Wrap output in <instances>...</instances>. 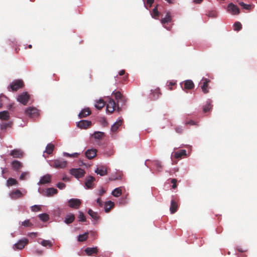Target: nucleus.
<instances>
[{
	"mask_svg": "<svg viewBox=\"0 0 257 257\" xmlns=\"http://www.w3.org/2000/svg\"><path fill=\"white\" fill-rule=\"evenodd\" d=\"M28 243L29 240L26 238H23L14 245L13 249L15 250L17 249L21 250L23 249Z\"/></svg>",
	"mask_w": 257,
	"mask_h": 257,
	"instance_id": "obj_7",
	"label": "nucleus"
},
{
	"mask_svg": "<svg viewBox=\"0 0 257 257\" xmlns=\"http://www.w3.org/2000/svg\"><path fill=\"white\" fill-rule=\"evenodd\" d=\"M12 125V122H3L1 124V129L2 130H5L8 127H11Z\"/></svg>",
	"mask_w": 257,
	"mask_h": 257,
	"instance_id": "obj_35",
	"label": "nucleus"
},
{
	"mask_svg": "<svg viewBox=\"0 0 257 257\" xmlns=\"http://www.w3.org/2000/svg\"><path fill=\"white\" fill-rule=\"evenodd\" d=\"M31 208L33 211H38L40 209V207L37 205H34L31 207Z\"/></svg>",
	"mask_w": 257,
	"mask_h": 257,
	"instance_id": "obj_54",
	"label": "nucleus"
},
{
	"mask_svg": "<svg viewBox=\"0 0 257 257\" xmlns=\"http://www.w3.org/2000/svg\"><path fill=\"white\" fill-rule=\"evenodd\" d=\"M75 219V216L74 214L67 215L65 219L64 222L67 224L72 223Z\"/></svg>",
	"mask_w": 257,
	"mask_h": 257,
	"instance_id": "obj_31",
	"label": "nucleus"
},
{
	"mask_svg": "<svg viewBox=\"0 0 257 257\" xmlns=\"http://www.w3.org/2000/svg\"><path fill=\"white\" fill-rule=\"evenodd\" d=\"M85 251L88 255H91L93 254H96L98 252V249L96 247H87L85 249Z\"/></svg>",
	"mask_w": 257,
	"mask_h": 257,
	"instance_id": "obj_26",
	"label": "nucleus"
},
{
	"mask_svg": "<svg viewBox=\"0 0 257 257\" xmlns=\"http://www.w3.org/2000/svg\"><path fill=\"white\" fill-rule=\"evenodd\" d=\"M175 131L177 133L179 134H181L183 132V129L182 128V126H177L175 128Z\"/></svg>",
	"mask_w": 257,
	"mask_h": 257,
	"instance_id": "obj_52",
	"label": "nucleus"
},
{
	"mask_svg": "<svg viewBox=\"0 0 257 257\" xmlns=\"http://www.w3.org/2000/svg\"><path fill=\"white\" fill-rule=\"evenodd\" d=\"M122 124V120L119 119L118 121H117L115 123L113 124V125L111 126V131L112 132H116L118 127L121 126Z\"/></svg>",
	"mask_w": 257,
	"mask_h": 257,
	"instance_id": "obj_27",
	"label": "nucleus"
},
{
	"mask_svg": "<svg viewBox=\"0 0 257 257\" xmlns=\"http://www.w3.org/2000/svg\"><path fill=\"white\" fill-rule=\"evenodd\" d=\"M176 83L175 82H170L169 84V89L171 90H173L172 86L175 85Z\"/></svg>",
	"mask_w": 257,
	"mask_h": 257,
	"instance_id": "obj_57",
	"label": "nucleus"
},
{
	"mask_svg": "<svg viewBox=\"0 0 257 257\" xmlns=\"http://www.w3.org/2000/svg\"><path fill=\"white\" fill-rule=\"evenodd\" d=\"M22 225L24 227H31L33 226V224L30 222L29 220H26L22 222Z\"/></svg>",
	"mask_w": 257,
	"mask_h": 257,
	"instance_id": "obj_46",
	"label": "nucleus"
},
{
	"mask_svg": "<svg viewBox=\"0 0 257 257\" xmlns=\"http://www.w3.org/2000/svg\"><path fill=\"white\" fill-rule=\"evenodd\" d=\"M172 21V17L170 12H167L165 17L162 19L161 23L162 24L165 25L166 23H170Z\"/></svg>",
	"mask_w": 257,
	"mask_h": 257,
	"instance_id": "obj_25",
	"label": "nucleus"
},
{
	"mask_svg": "<svg viewBox=\"0 0 257 257\" xmlns=\"http://www.w3.org/2000/svg\"><path fill=\"white\" fill-rule=\"evenodd\" d=\"M233 27H234V30L235 31H237L240 30L242 28V25H241V23L239 22H236L234 24Z\"/></svg>",
	"mask_w": 257,
	"mask_h": 257,
	"instance_id": "obj_43",
	"label": "nucleus"
},
{
	"mask_svg": "<svg viewBox=\"0 0 257 257\" xmlns=\"http://www.w3.org/2000/svg\"><path fill=\"white\" fill-rule=\"evenodd\" d=\"M95 180V178L91 176H89L86 178L85 184L87 188L91 189L93 187L94 182Z\"/></svg>",
	"mask_w": 257,
	"mask_h": 257,
	"instance_id": "obj_14",
	"label": "nucleus"
},
{
	"mask_svg": "<svg viewBox=\"0 0 257 257\" xmlns=\"http://www.w3.org/2000/svg\"><path fill=\"white\" fill-rule=\"evenodd\" d=\"M120 179H121V176L120 175H119L118 177H117L116 178H112L111 179L112 180H120Z\"/></svg>",
	"mask_w": 257,
	"mask_h": 257,
	"instance_id": "obj_61",
	"label": "nucleus"
},
{
	"mask_svg": "<svg viewBox=\"0 0 257 257\" xmlns=\"http://www.w3.org/2000/svg\"><path fill=\"white\" fill-rule=\"evenodd\" d=\"M97 150L95 149L88 150L85 152V156L88 159H92L96 155Z\"/></svg>",
	"mask_w": 257,
	"mask_h": 257,
	"instance_id": "obj_19",
	"label": "nucleus"
},
{
	"mask_svg": "<svg viewBox=\"0 0 257 257\" xmlns=\"http://www.w3.org/2000/svg\"><path fill=\"white\" fill-rule=\"evenodd\" d=\"M57 186L58 188L62 189L65 187L66 185L63 183L59 182L57 184Z\"/></svg>",
	"mask_w": 257,
	"mask_h": 257,
	"instance_id": "obj_51",
	"label": "nucleus"
},
{
	"mask_svg": "<svg viewBox=\"0 0 257 257\" xmlns=\"http://www.w3.org/2000/svg\"><path fill=\"white\" fill-rule=\"evenodd\" d=\"M63 156L65 157H66L77 158L79 156V154L77 153H74L73 154H69L66 152H64Z\"/></svg>",
	"mask_w": 257,
	"mask_h": 257,
	"instance_id": "obj_41",
	"label": "nucleus"
},
{
	"mask_svg": "<svg viewBox=\"0 0 257 257\" xmlns=\"http://www.w3.org/2000/svg\"><path fill=\"white\" fill-rule=\"evenodd\" d=\"M10 118V114L8 111L5 110L0 112V119L8 120Z\"/></svg>",
	"mask_w": 257,
	"mask_h": 257,
	"instance_id": "obj_28",
	"label": "nucleus"
},
{
	"mask_svg": "<svg viewBox=\"0 0 257 257\" xmlns=\"http://www.w3.org/2000/svg\"><path fill=\"white\" fill-rule=\"evenodd\" d=\"M23 194H10V197L12 199H16L22 196Z\"/></svg>",
	"mask_w": 257,
	"mask_h": 257,
	"instance_id": "obj_50",
	"label": "nucleus"
},
{
	"mask_svg": "<svg viewBox=\"0 0 257 257\" xmlns=\"http://www.w3.org/2000/svg\"><path fill=\"white\" fill-rule=\"evenodd\" d=\"M186 156L187 154L186 151L185 150H180L173 153L174 157L177 159H181L184 157H186Z\"/></svg>",
	"mask_w": 257,
	"mask_h": 257,
	"instance_id": "obj_18",
	"label": "nucleus"
},
{
	"mask_svg": "<svg viewBox=\"0 0 257 257\" xmlns=\"http://www.w3.org/2000/svg\"><path fill=\"white\" fill-rule=\"evenodd\" d=\"M125 74V70H121L119 72V75L120 76H122Z\"/></svg>",
	"mask_w": 257,
	"mask_h": 257,
	"instance_id": "obj_60",
	"label": "nucleus"
},
{
	"mask_svg": "<svg viewBox=\"0 0 257 257\" xmlns=\"http://www.w3.org/2000/svg\"><path fill=\"white\" fill-rule=\"evenodd\" d=\"M152 17L155 19L159 16V12L158 11V9L157 7L155 8L153 10V12L152 14Z\"/></svg>",
	"mask_w": 257,
	"mask_h": 257,
	"instance_id": "obj_45",
	"label": "nucleus"
},
{
	"mask_svg": "<svg viewBox=\"0 0 257 257\" xmlns=\"http://www.w3.org/2000/svg\"><path fill=\"white\" fill-rule=\"evenodd\" d=\"M68 203L69 207L78 209L81 204V201L79 199H71L68 201Z\"/></svg>",
	"mask_w": 257,
	"mask_h": 257,
	"instance_id": "obj_12",
	"label": "nucleus"
},
{
	"mask_svg": "<svg viewBox=\"0 0 257 257\" xmlns=\"http://www.w3.org/2000/svg\"><path fill=\"white\" fill-rule=\"evenodd\" d=\"M29 173L28 172H23L20 176V180H25L27 179L28 177L29 176Z\"/></svg>",
	"mask_w": 257,
	"mask_h": 257,
	"instance_id": "obj_44",
	"label": "nucleus"
},
{
	"mask_svg": "<svg viewBox=\"0 0 257 257\" xmlns=\"http://www.w3.org/2000/svg\"><path fill=\"white\" fill-rule=\"evenodd\" d=\"M25 113L31 118H36L39 116V110L35 107H30L25 110Z\"/></svg>",
	"mask_w": 257,
	"mask_h": 257,
	"instance_id": "obj_6",
	"label": "nucleus"
},
{
	"mask_svg": "<svg viewBox=\"0 0 257 257\" xmlns=\"http://www.w3.org/2000/svg\"><path fill=\"white\" fill-rule=\"evenodd\" d=\"M91 110L89 108H84L79 113L78 116L80 118L85 117L91 114Z\"/></svg>",
	"mask_w": 257,
	"mask_h": 257,
	"instance_id": "obj_23",
	"label": "nucleus"
},
{
	"mask_svg": "<svg viewBox=\"0 0 257 257\" xmlns=\"http://www.w3.org/2000/svg\"><path fill=\"white\" fill-rule=\"evenodd\" d=\"M67 163V161L63 159H57L51 161L50 165L56 169H63L66 167Z\"/></svg>",
	"mask_w": 257,
	"mask_h": 257,
	"instance_id": "obj_3",
	"label": "nucleus"
},
{
	"mask_svg": "<svg viewBox=\"0 0 257 257\" xmlns=\"http://www.w3.org/2000/svg\"><path fill=\"white\" fill-rule=\"evenodd\" d=\"M161 94L159 88H157L154 90H152V95H153L152 99L156 100L158 99Z\"/></svg>",
	"mask_w": 257,
	"mask_h": 257,
	"instance_id": "obj_30",
	"label": "nucleus"
},
{
	"mask_svg": "<svg viewBox=\"0 0 257 257\" xmlns=\"http://www.w3.org/2000/svg\"><path fill=\"white\" fill-rule=\"evenodd\" d=\"M104 135V133L100 132H95L92 136L96 139H100Z\"/></svg>",
	"mask_w": 257,
	"mask_h": 257,
	"instance_id": "obj_39",
	"label": "nucleus"
},
{
	"mask_svg": "<svg viewBox=\"0 0 257 257\" xmlns=\"http://www.w3.org/2000/svg\"><path fill=\"white\" fill-rule=\"evenodd\" d=\"M208 16L211 18H214L216 17V14L214 12H210L208 14Z\"/></svg>",
	"mask_w": 257,
	"mask_h": 257,
	"instance_id": "obj_55",
	"label": "nucleus"
},
{
	"mask_svg": "<svg viewBox=\"0 0 257 257\" xmlns=\"http://www.w3.org/2000/svg\"><path fill=\"white\" fill-rule=\"evenodd\" d=\"M78 218L79 221L84 222L86 221V218L83 213L80 211H79Z\"/></svg>",
	"mask_w": 257,
	"mask_h": 257,
	"instance_id": "obj_47",
	"label": "nucleus"
},
{
	"mask_svg": "<svg viewBox=\"0 0 257 257\" xmlns=\"http://www.w3.org/2000/svg\"><path fill=\"white\" fill-rule=\"evenodd\" d=\"M108 103L106 104V110L108 112L111 113L115 110L118 112L121 111L122 109L118 104H116L112 98L108 97Z\"/></svg>",
	"mask_w": 257,
	"mask_h": 257,
	"instance_id": "obj_1",
	"label": "nucleus"
},
{
	"mask_svg": "<svg viewBox=\"0 0 257 257\" xmlns=\"http://www.w3.org/2000/svg\"><path fill=\"white\" fill-rule=\"evenodd\" d=\"M36 252L38 254H42L43 253V251L42 250H37L36 251Z\"/></svg>",
	"mask_w": 257,
	"mask_h": 257,
	"instance_id": "obj_64",
	"label": "nucleus"
},
{
	"mask_svg": "<svg viewBox=\"0 0 257 257\" xmlns=\"http://www.w3.org/2000/svg\"><path fill=\"white\" fill-rule=\"evenodd\" d=\"M24 86V82L22 80L18 79L13 81L8 87L9 91H16Z\"/></svg>",
	"mask_w": 257,
	"mask_h": 257,
	"instance_id": "obj_2",
	"label": "nucleus"
},
{
	"mask_svg": "<svg viewBox=\"0 0 257 257\" xmlns=\"http://www.w3.org/2000/svg\"><path fill=\"white\" fill-rule=\"evenodd\" d=\"M146 164L148 167L149 166H151V167L153 166L154 168H155L158 172L161 171L162 169V165L161 163L158 160H154L152 161L147 160L146 162Z\"/></svg>",
	"mask_w": 257,
	"mask_h": 257,
	"instance_id": "obj_8",
	"label": "nucleus"
},
{
	"mask_svg": "<svg viewBox=\"0 0 257 257\" xmlns=\"http://www.w3.org/2000/svg\"><path fill=\"white\" fill-rule=\"evenodd\" d=\"M10 155L15 158H22L24 156V153L21 149H14L12 150Z\"/></svg>",
	"mask_w": 257,
	"mask_h": 257,
	"instance_id": "obj_13",
	"label": "nucleus"
},
{
	"mask_svg": "<svg viewBox=\"0 0 257 257\" xmlns=\"http://www.w3.org/2000/svg\"><path fill=\"white\" fill-rule=\"evenodd\" d=\"M203 0H194V2L196 4L200 3Z\"/></svg>",
	"mask_w": 257,
	"mask_h": 257,
	"instance_id": "obj_63",
	"label": "nucleus"
},
{
	"mask_svg": "<svg viewBox=\"0 0 257 257\" xmlns=\"http://www.w3.org/2000/svg\"><path fill=\"white\" fill-rule=\"evenodd\" d=\"M114 206V204L111 201H106L104 204V210L105 212H109L111 208Z\"/></svg>",
	"mask_w": 257,
	"mask_h": 257,
	"instance_id": "obj_24",
	"label": "nucleus"
},
{
	"mask_svg": "<svg viewBox=\"0 0 257 257\" xmlns=\"http://www.w3.org/2000/svg\"><path fill=\"white\" fill-rule=\"evenodd\" d=\"M210 80L206 78H203L200 82V87L202 92L204 94H207L209 91L210 87L209 86V83Z\"/></svg>",
	"mask_w": 257,
	"mask_h": 257,
	"instance_id": "obj_4",
	"label": "nucleus"
},
{
	"mask_svg": "<svg viewBox=\"0 0 257 257\" xmlns=\"http://www.w3.org/2000/svg\"><path fill=\"white\" fill-rule=\"evenodd\" d=\"M29 99L30 95L26 92L22 93L18 96L17 98L18 101L24 105L27 104Z\"/></svg>",
	"mask_w": 257,
	"mask_h": 257,
	"instance_id": "obj_10",
	"label": "nucleus"
},
{
	"mask_svg": "<svg viewBox=\"0 0 257 257\" xmlns=\"http://www.w3.org/2000/svg\"><path fill=\"white\" fill-rule=\"evenodd\" d=\"M228 11L232 15H238L240 13L239 9L237 6L232 3H230L228 5Z\"/></svg>",
	"mask_w": 257,
	"mask_h": 257,
	"instance_id": "obj_15",
	"label": "nucleus"
},
{
	"mask_svg": "<svg viewBox=\"0 0 257 257\" xmlns=\"http://www.w3.org/2000/svg\"><path fill=\"white\" fill-rule=\"evenodd\" d=\"M88 233H85L83 234H80L78 236V240L79 241L83 242L85 241L88 238Z\"/></svg>",
	"mask_w": 257,
	"mask_h": 257,
	"instance_id": "obj_36",
	"label": "nucleus"
},
{
	"mask_svg": "<svg viewBox=\"0 0 257 257\" xmlns=\"http://www.w3.org/2000/svg\"><path fill=\"white\" fill-rule=\"evenodd\" d=\"M186 124H190V125H195L196 123L192 120H190L189 121H186L185 122Z\"/></svg>",
	"mask_w": 257,
	"mask_h": 257,
	"instance_id": "obj_56",
	"label": "nucleus"
},
{
	"mask_svg": "<svg viewBox=\"0 0 257 257\" xmlns=\"http://www.w3.org/2000/svg\"><path fill=\"white\" fill-rule=\"evenodd\" d=\"M212 108V105H211L210 102L207 101L206 104L203 107V111L204 112H207L210 111Z\"/></svg>",
	"mask_w": 257,
	"mask_h": 257,
	"instance_id": "obj_37",
	"label": "nucleus"
},
{
	"mask_svg": "<svg viewBox=\"0 0 257 257\" xmlns=\"http://www.w3.org/2000/svg\"><path fill=\"white\" fill-rule=\"evenodd\" d=\"M154 0H147V4L150 6V7L152 6V5L153 4Z\"/></svg>",
	"mask_w": 257,
	"mask_h": 257,
	"instance_id": "obj_58",
	"label": "nucleus"
},
{
	"mask_svg": "<svg viewBox=\"0 0 257 257\" xmlns=\"http://www.w3.org/2000/svg\"><path fill=\"white\" fill-rule=\"evenodd\" d=\"M51 176L50 174H46L42 177L39 181V184H45L51 182Z\"/></svg>",
	"mask_w": 257,
	"mask_h": 257,
	"instance_id": "obj_21",
	"label": "nucleus"
},
{
	"mask_svg": "<svg viewBox=\"0 0 257 257\" xmlns=\"http://www.w3.org/2000/svg\"><path fill=\"white\" fill-rule=\"evenodd\" d=\"M105 103L102 99H99L98 101L96 102L95 106L96 108L99 110L101 109L105 105Z\"/></svg>",
	"mask_w": 257,
	"mask_h": 257,
	"instance_id": "obj_32",
	"label": "nucleus"
},
{
	"mask_svg": "<svg viewBox=\"0 0 257 257\" xmlns=\"http://www.w3.org/2000/svg\"><path fill=\"white\" fill-rule=\"evenodd\" d=\"M97 202L99 204V205L100 206H102V205H103V204H102V201H101V199H100V198H98V199H97Z\"/></svg>",
	"mask_w": 257,
	"mask_h": 257,
	"instance_id": "obj_59",
	"label": "nucleus"
},
{
	"mask_svg": "<svg viewBox=\"0 0 257 257\" xmlns=\"http://www.w3.org/2000/svg\"><path fill=\"white\" fill-rule=\"evenodd\" d=\"M179 199L176 196H173L171 201L170 210L172 214L175 213L178 209L179 206Z\"/></svg>",
	"mask_w": 257,
	"mask_h": 257,
	"instance_id": "obj_5",
	"label": "nucleus"
},
{
	"mask_svg": "<svg viewBox=\"0 0 257 257\" xmlns=\"http://www.w3.org/2000/svg\"><path fill=\"white\" fill-rule=\"evenodd\" d=\"M88 214L94 220H97L99 218L97 212L93 211L92 209H90L88 211Z\"/></svg>",
	"mask_w": 257,
	"mask_h": 257,
	"instance_id": "obj_33",
	"label": "nucleus"
},
{
	"mask_svg": "<svg viewBox=\"0 0 257 257\" xmlns=\"http://www.w3.org/2000/svg\"><path fill=\"white\" fill-rule=\"evenodd\" d=\"M54 149V145L52 144H49L46 148V150L44 153H47L48 155L52 154Z\"/></svg>",
	"mask_w": 257,
	"mask_h": 257,
	"instance_id": "obj_29",
	"label": "nucleus"
},
{
	"mask_svg": "<svg viewBox=\"0 0 257 257\" xmlns=\"http://www.w3.org/2000/svg\"><path fill=\"white\" fill-rule=\"evenodd\" d=\"M45 193H57V190L54 188H48Z\"/></svg>",
	"mask_w": 257,
	"mask_h": 257,
	"instance_id": "obj_49",
	"label": "nucleus"
},
{
	"mask_svg": "<svg viewBox=\"0 0 257 257\" xmlns=\"http://www.w3.org/2000/svg\"><path fill=\"white\" fill-rule=\"evenodd\" d=\"M239 5L242 7L244 9L246 10H249L251 8V6L250 5H247L244 4L243 2H240L239 3Z\"/></svg>",
	"mask_w": 257,
	"mask_h": 257,
	"instance_id": "obj_48",
	"label": "nucleus"
},
{
	"mask_svg": "<svg viewBox=\"0 0 257 257\" xmlns=\"http://www.w3.org/2000/svg\"><path fill=\"white\" fill-rule=\"evenodd\" d=\"M112 94L114 96L116 100L117 101V103L121 102L122 105H125L126 102V98L121 94L119 91H113Z\"/></svg>",
	"mask_w": 257,
	"mask_h": 257,
	"instance_id": "obj_11",
	"label": "nucleus"
},
{
	"mask_svg": "<svg viewBox=\"0 0 257 257\" xmlns=\"http://www.w3.org/2000/svg\"><path fill=\"white\" fill-rule=\"evenodd\" d=\"M126 191L124 187H120L114 189L113 191H112L111 193H122Z\"/></svg>",
	"mask_w": 257,
	"mask_h": 257,
	"instance_id": "obj_40",
	"label": "nucleus"
},
{
	"mask_svg": "<svg viewBox=\"0 0 257 257\" xmlns=\"http://www.w3.org/2000/svg\"><path fill=\"white\" fill-rule=\"evenodd\" d=\"M17 183L18 182L15 179L10 178L7 180V185L8 186H11L16 185Z\"/></svg>",
	"mask_w": 257,
	"mask_h": 257,
	"instance_id": "obj_34",
	"label": "nucleus"
},
{
	"mask_svg": "<svg viewBox=\"0 0 257 257\" xmlns=\"http://www.w3.org/2000/svg\"><path fill=\"white\" fill-rule=\"evenodd\" d=\"M8 172V169L6 168H4L2 169V174H4L5 173Z\"/></svg>",
	"mask_w": 257,
	"mask_h": 257,
	"instance_id": "obj_62",
	"label": "nucleus"
},
{
	"mask_svg": "<svg viewBox=\"0 0 257 257\" xmlns=\"http://www.w3.org/2000/svg\"><path fill=\"white\" fill-rule=\"evenodd\" d=\"M95 172L101 176L106 175L107 174V169L104 166H101L97 168L95 171Z\"/></svg>",
	"mask_w": 257,
	"mask_h": 257,
	"instance_id": "obj_22",
	"label": "nucleus"
},
{
	"mask_svg": "<svg viewBox=\"0 0 257 257\" xmlns=\"http://www.w3.org/2000/svg\"><path fill=\"white\" fill-rule=\"evenodd\" d=\"M41 245L47 247H51L52 246V244L50 240H43L41 242Z\"/></svg>",
	"mask_w": 257,
	"mask_h": 257,
	"instance_id": "obj_42",
	"label": "nucleus"
},
{
	"mask_svg": "<svg viewBox=\"0 0 257 257\" xmlns=\"http://www.w3.org/2000/svg\"><path fill=\"white\" fill-rule=\"evenodd\" d=\"M12 167L14 170L17 172H19L23 168V165L22 163L19 161L14 160L12 162Z\"/></svg>",
	"mask_w": 257,
	"mask_h": 257,
	"instance_id": "obj_16",
	"label": "nucleus"
},
{
	"mask_svg": "<svg viewBox=\"0 0 257 257\" xmlns=\"http://www.w3.org/2000/svg\"><path fill=\"white\" fill-rule=\"evenodd\" d=\"M184 86L182 85L183 89H192L194 87V84L191 80H187L183 83Z\"/></svg>",
	"mask_w": 257,
	"mask_h": 257,
	"instance_id": "obj_20",
	"label": "nucleus"
},
{
	"mask_svg": "<svg viewBox=\"0 0 257 257\" xmlns=\"http://www.w3.org/2000/svg\"><path fill=\"white\" fill-rule=\"evenodd\" d=\"M171 182L173 184L172 186V188H176L177 187V180L176 179H172Z\"/></svg>",
	"mask_w": 257,
	"mask_h": 257,
	"instance_id": "obj_53",
	"label": "nucleus"
},
{
	"mask_svg": "<svg viewBox=\"0 0 257 257\" xmlns=\"http://www.w3.org/2000/svg\"><path fill=\"white\" fill-rule=\"evenodd\" d=\"M39 217L42 221L44 222L48 221L49 218V215L46 213L40 214Z\"/></svg>",
	"mask_w": 257,
	"mask_h": 257,
	"instance_id": "obj_38",
	"label": "nucleus"
},
{
	"mask_svg": "<svg viewBox=\"0 0 257 257\" xmlns=\"http://www.w3.org/2000/svg\"><path fill=\"white\" fill-rule=\"evenodd\" d=\"M70 173L77 178H80L83 177L85 174V171L81 168L71 169Z\"/></svg>",
	"mask_w": 257,
	"mask_h": 257,
	"instance_id": "obj_9",
	"label": "nucleus"
},
{
	"mask_svg": "<svg viewBox=\"0 0 257 257\" xmlns=\"http://www.w3.org/2000/svg\"><path fill=\"white\" fill-rule=\"evenodd\" d=\"M91 125V122L87 120H81L77 123V126L81 128H87Z\"/></svg>",
	"mask_w": 257,
	"mask_h": 257,
	"instance_id": "obj_17",
	"label": "nucleus"
}]
</instances>
